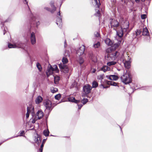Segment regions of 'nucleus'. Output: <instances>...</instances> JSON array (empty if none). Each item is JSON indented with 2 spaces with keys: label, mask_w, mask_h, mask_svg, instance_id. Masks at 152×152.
Listing matches in <instances>:
<instances>
[{
  "label": "nucleus",
  "mask_w": 152,
  "mask_h": 152,
  "mask_svg": "<svg viewBox=\"0 0 152 152\" xmlns=\"http://www.w3.org/2000/svg\"><path fill=\"white\" fill-rule=\"evenodd\" d=\"M124 64L125 68L127 69L128 70H126V74H123V77H121V79L122 81L125 84H129V85L130 86V88L133 90L132 92V93H133L136 89L134 86H132L134 84L132 82V75L130 72L128 70L131 66L130 63L129 61H126L124 62Z\"/></svg>",
  "instance_id": "nucleus-1"
},
{
  "label": "nucleus",
  "mask_w": 152,
  "mask_h": 152,
  "mask_svg": "<svg viewBox=\"0 0 152 152\" xmlns=\"http://www.w3.org/2000/svg\"><path fill=\"white\" fill-rule=\"evenodd\" d=\"M8 46L9 48H21L24 50L28 54L27 51L28 45L26 43H23L21 42H19L16 44H12L8 42Z\"/></svg>",
  "instance_id": "nucleus-2"
},
{
  "label": "nucleus",
  "mask_w": 152,
  "mask_h": 152,
  "mask_svg": "<svg viewBox=\"0 0 152 152\" xmlns=\"http://www.w3.org/2000/svg\"><path fill=\"white\" fill-rule=\"evenodd\" d=\"M126 26V27L123 28L121 27V29L116 31V34L118 37V42L121 43L122 40V37L124 36V34H125V33H127V29H128L129 27V21L125 23Z\"/></svg>",
  "instance_id": "nucleus-3"
},
{
  "label": "nucleus",
  "mask_w": 152,
  "mask_h": 152,
  "mask_svg": "<svg viewBox=\"0 0 152 152\" xmlns=\"http://www.w3.org/2000/svg\"><path fill=\"white\" fill-rule=\"evenodd\" d=\"M23 2L24 4H26L28 7L29 10L31 14L30 15V23L31 25L33 26H36L37 28H38L39 25L40 24V22L39 21H37L36 20V18L34 16L33 14L31 13L30 10V7L28 5V1L27 0H23Z\"/></svg>",
  "instance_id": "nucleus-4"
},
{
  "label": "nucleus",
  "mask_w": 152,
  "mask_h": 152,
  "mask_svg": "<svg viewBox=\"0 0 152 152\" xmlns=\"http://www.w3.org/2000/svg\"><path fill=\"white\" fill-rule=\"evenodd\" d=\"M43 104L46 107V109L49 111L48 114L46 115L45 116V121L47 127H48L47 122V119L48 118L49 115L51 111L54 107V106H53L52 103L51 101L49 99H46L45 101L43 102Z\"/></svg>",
  "instance_id": "nucleus-5"
},
{
  "label": "nucleus",
  "mask_w": 152,
  "mask_h": 152,
  "mask_svg": "<svg viewBox=\"0 0 152 152\" xmlns=\"http://www.w3.org/2000/svg\"><path fill=\"white\" fill-rule=\"evenodd\" d=\"M61 2L60 4L59 11L57 13V16L56 17V24L58 26L61 28L62 26V16L61 15L60 13V7L62 5L63 0H61Z\"/></svg>",
  "instance_id": "nucleus-6"
},
{
  "label": "nucleus",
  "mask_w": 152,
  "mask_h": 152,
  "mask_svg": "<svg viewBox=\"0 0 152 152\" xmlns=\"http://www.w3.org/2000/svg\"><path fill=\"white\" fill-rule=\"evenodd\" d=\"M58 66L61 72H62L64 73H66L68 72L69 69L67 66L63 64L62 63H61L58 64Z\"/></svg>",
  "instance_id": "nucleus-7"
},
{
  "label": "nucleus",
  "mask_w": 152,
  "mask_h": 152,
  "mask_svg": "<svg viewBox=\"0 0 152 152\" xmlns=\"http://www.w3.org/2000/svg\"><path fill=\"white\" fill-rule=\"evenodd\" d=\"M12 18L11 16H9L8 18L4 21V22L2 21V20L0 18V24H2V26H1V28L2 30L3 29V34L4 35L6 32V31L5 30L4 26V23L6 22H9L11 20Z\"/></svg>",
  "instance_id": "nucleus-8"
},
{
  "label": "nucleus",
  "mask_w": 152,
  "mask_h": 152,
  "mask_svg": "<svg viewBox=\"0 0 152 152\" xmlns=\"http://www.w3.org/2000/svg\"><path fill=\"white\" fill-rule=\"evenodd\" d=\"M92 87L90 85L88 84L84 85L83 87V92L89 94L91 91Z\"/></svg>",
  "instance_id": "nucleus-9"
},
{
  "label": "nucleus",
  "mask_w": 152,
  "mask_h": 152,
  "mask_svg": "<svg viewBox=\"0 0 152 152\" xmlns=\"http://www.w3.org/2000/svg\"><path fill=\"white\" fill-rule=\"evenodd\" d=\"M53 71H54L53 67L51 65L49 64L46 72L47 77H48L50 75H52Z\"/></svg>",
  "instance_id": "nucleus-10"
},
{
  "label": "nucleus",
  "mask_w": 152,
  "mask_h": 152,
  "mask_svg": "<svg viewBox=\"0 0 152 152\" xmlns=\"http://www.w3.org/2000/svg\"><path fill=\"white\" fill-rule=\"evenodd\" d=\"M112 21L110 22L111 27H117L119 26L120 24L117 20H113V19H110Z\"/></svg>",
  "instance_id": "nucleus-11"
},
{
  "label": "nucleus",
  "mask_w": 152,
  "mask_h": 152,
  "mask_svg": "<svg viewBox=\"0 0 152 152\" xmlns=\"http://www.w3.org/2000/svg\"><path fill=\"white\" fill-rule=\"evenodd\" d=\"M118 53V51H115L113 52L110 53V58L112 60H115L118 57L117 53Z\"/></svg>",
  "instance_id": "nucleus-12"
},
{
  "label": "nucleus",
  "mask_w": 152,
  "mask_h": 152,
  "mask_svg": "<svg viewBox=\"0 0 152 152\" xmlns=\"http://www.w3.org/2000/svg\"><path fill=\"white\" fill-rule=\"evenodd\" d=\"M85 49L84 46L83 47H80L77 50L76 54L79 56L83 55L84 53Z\"/></svg>",
  "instance_id": "nucleus-13"
},
{
  "label": "nucleus",
  "mask_w": 152,
  "mask_h": 152,
  "mask_svg": "<svg viewBox=\"0 0 152 152\" xmlns=\"http://www.w3.org/2000/svg\"><path fill=\"white\" fill-rule=\"evenodd\" d=\"M142 30L140 29H138L134 32L132 34L133 40L135 39L136 37L139 35L142 32Z\"/></svg>",
  "instance_id": "nucleus-14"
},
{
  "label": "nucleus",
  "mask_w": 152,
  "mask_h": 152,
  "mask_svg": "<svg viewBox=\"0 0 152 152\" xmlns=\"http://www.w3.org/2000/svg\"><path fill=\"white\" fill-rule=\"evenodd\" d=\"M30 40L31 44L34 45L36 43V39L35 37V36L34 32H32L31 34Z\"/></svg>",
  "instance_id": "nucleus-15"
},
{
  "label": "nucleus",
  "mask_w": 152,
  "mask_h": 152,
  "mask_svg": "<svg viewBox=\"0 0 152 152\" xmlns=\"http://www.w3.org/2000/svg\"><path fill=\"white\" fill-rule=\"evenodd\" d=\"M37 117L38 116V119H40L43 116L44 113L41 110H38L36 113Z\"/></svg>",
  "instance_id": "nucleus-16"
},
{
  "label": "nucleus",
  "mask_w": 152,
  "mask_h": 152,
  "mask_svg": "<svg viewBox=\"0 0 152 152\" xmlns=\"http://www.w3.org/2000/svg\"><path fill=\"white\" fill-rule=\"evenodd\" d=\"M111 46V47L110 48V50L111 52H112L115 50L119 47V45L117 43H115L113 45V44Z\"/></svg>",
  "instance_id": "nucleus-17"
},
{
  "label": "nucleus",
  "mask_w": 152,
  "mask_h": 152,
  "mask_svg": "<svg viewBox=\"0 0 152 152\" xmlns=\"http://www.w3.org/2000/svg\"><path fill=\"white\" fill-rule=\"evenodd\" d=\"M20 132V135H17L16 136H13L12 137H11L10 138H9L7 139L5 141L9 139H11L17 137L18 136H23V137H26L25 136V132L23 130L21 131Z\"/></svg>",
  "instance_id": "nucleus-18"
},
{
  "label": "nucleus",
  "mask_w": 152,
  "mask_h": 152,
  "mask_svg": "<svg viewBox=\"0 0 152 152\" xmlns=\"http://www.w3.org/2000/svg\"><path fill=\"white\" fill-rule=\"evenodd\" d=\"M37 136H35L34 137L35 138L34 141H35V143H37L38 145H39L41 143V141L40 140L39 141L38 137H40V135L38 134L37 133Z\"/></svg>",
  "instance_id": "nucleus-19"
},
{
  "label": "nucleus",
  "mask_w": 152,
  "mask_h": 152,
  "mask_svg": "<svg viewBox=\"0 0 152 152\" xmlns=\"http://www.w3.org/2000/svg\"><path fill=\"white\" fill-rule=\"evenodd\" d=\"M104 42L106 45L109 46H111L113 44V41L109 38H107L105 40Z\"/></svg>",
  "instance_id": "nucleus-20"
},
{
  "label": "nucleus",
  "mask_w": 152,
  "mask_h": 152,
  "mask_svg": "<svg viewBox=\"0 0 152 152\" xmlns=\"http://www.w3.org/2000/svg\"><path fill=\"white\" fill-rule=\"evenodd\" d=\"M68 101L75 103H77V102H79V100H77L75 99L74 97H69L68 98Z\"/></svg>",
  "instance_id": "nucleus-21"
},
{
  "label": "nucleus",
  "mask_w": 152,
  "mask_h": 152,
  "mask_svg": "<svg viewBox=\"0 0 152 152\" xmlns=\"http://www.w3.org/2000/svg\"><path fill=\"white\" fill-rule=\"evenodd\" d=\"M42 100L43 98L41 96H38L35 99L36 103L39 104L42 102Z\"/></svg>",
  "instance_id": "nucleus-22"
},
{
  "label": "nucleus",
  "mask_w": 152,
  "mask_h": 152,
  "mask_svg": "<svg viewBox=\"0 0 152 152\" xmlns=\"http://www.w3.org/2000/svg\"><path fill=\"white\" fill-rule=\"evenodd\" d=\"M149 34L147 28H143L142 31V35L143 36H147Z\"/></svg>",
  "instance_id": "nucleus-23"
},
{
  "label": "nucleus",
  "mask_w": 152,
  "mask_h": 152,
  "mask_svg": "<svg viewBox=\"0 0 152 152\" xmlns=\"http://www.w3.org/2000/svg\"><path fill=\"white\" fill-rule=\"evenodd\" d=\"M50 5L52 8L53 11H55L56 10V7L54 5V1H50Z\"/></svg>",
  "instance_id": "nucleus-24"
},
{
  "label": "nucleus",
  "mask_w": 152,
  "mask_h": 152,
  "mask_svg": "<svg viewBox=\"0 0 152 152\" xmlns=\"http://www.w3.org/2000/svg\"><path fill=\"white\" fill-rule=\"evenodd\" d=\"M60 79V77L59 76H54V83L56 84H58Z\"/></svg>",
  "instance_id": "nucleus-25"
},
{
  "label": "nucleus",
  "mask_w": 152,
  "mask_h": 152,
  "mask_svg": "<svg viewBox=\"0 0 152 152\" xmlns=\"http://www.w3.org/2000/svg\"><path fill=\"white\" fill-rule=\"evenodd\" d=\"M31 107H27V112L26 114V118H28L29 115L30 113L31 112Z\"/></svg>",
  "instance_id": "nucleus-26"
},
{
  "label": "nucleus",
  "mask_w": 152,
  "mask_h": 152,
  "mask_svg": "<svg viewBox=\"0 0 152 152\" xmlns=\"http://www.w3.org/2000/svg\"><path fill=\"white\" fill-rule=\"evenodd\" d=\"M77 61L80 64V66H81L84 63V61L82 57H79Z\"/></svg>",
  "instance_id": "nucleus-27"
},
{
  "label": "nucleus",
  "mask_w": 152,
  "mask_h": 152,
  "mask_svg": "<svg viewBox=\"0 0 152 152\" xmlns=\"http://www.w3.org/2000/svg\"><path fill=\"white\" fill-rule=\"evenodd\" d=\"M31 107V110H31V114L32 116V117L33 118H34V117H37V115L36 114H35V111H34V107H32V106Z\"/></svg>",
  "instance_id": "nucleus-28"
},
{
  "label": "nucleus",
  "mask_w": 152,
  "mask_h": 152,
  "mask_svg": "<svg viewBox=\"0 0 152 152\" xmlns=\"http://www.w3.org/2000/svg\"><path fill=\"white\" fill-rule=\"evenodd\" d=\"M50 132L47 128V129L44 130L43 131V134L45 137H48L49 135Z\"/></svg>",
  "instance_id": "nucleus-29"
},
{
  "label": "nucleus",
  "mask_w": 152,
  "mask_h": 152,
  "mask_svg": "<svg viewBox=\"0 0 152 152\" xmlns=\"http://www.w3.org/2000/svg\"><path fill=\"white\" fill-rule=\"evenodd\" d=\"M98 86V83L95 80H94L92 83V88H97Z\"/></svg>",
  "instance_id": "nucleus-30"
},
{
  "label": "nucleus",
  "mask_w": 152,
  "mask_h": 152,
  "mask_svg": "<svg viewBox=\"0 0 152 152\" xmlns=\"http://www.w3.org/2000/svg\"><path fill=\"white\" fill-rule=\"evenodd\" d=\"M81 103L82 102H81V101L80 100L79 102H77V103H76L77 104V105L78 107V110H80L83 106V104H82Z\"/></svg>",
  "instance_id": "nucleus-31"
},
{
  "label": "nucleus",
  "mask_w": 152,
  "mask_h": 152,
  "mask_svg": "<svg viewBox=\"0 0 152 152\" xmlns=\"http://www.w3.org/2000/svg\"><path fill=\"white\" fill-rule=\"evenodd\" d=\"M37 67L39 71L41 72L42 70V68L40 64L37 62L36 64Z\"/></svg>",
  "instance_id": "nucleus-32"
},
{
  "label": "nucleus",
  "mask_w": 152,
  "mask_h": 152,
  "mask_svg": "<svg viewBox=\"0 0 152 152\" xmlns=\"http://www.w3.org/2000/svg\"><path fill=\"white\" fill-rule=\"evenodd\" d=\"M62 62L63 64L65 65L68 62V60L67 58L65 57H63L62 59Z\"/></svg>",
  "instance_id": "nucleus-33"
},
{
  "label": "nucleus",
  "mask_w": 152,
  "mask_h": 152,
  "mask_svg": "<svg viewBox=\"0 0 152 152\" xmlns=\"http://www.w3.org/2000/svg\"><path fill=\"white\" fill-rule=\"evenodd\" d=\"M116 62L114 61H112L107 62V64L108 66H111L115 65L116 64Z\"/></svg>",
  "instance_id": "nucleus-34"
},
{
  "label": "nucleus",
  "mask_w": 152,
  "mask_h": 152,
  "mask_svg": "<svg viewBox=\"0 0 152 152\" xmlns=\"http://www.w3.org/2000/svg\"><path fill=\"white\" fill-rule=\"evenodd\" d=\"M47 139V138H46L45 139H44L42 141V144L41 145L40 147V148L41 150H42V149H43V148L44 147V144L46 142V140Z\"/></svg>",
  "instance_id": "nucleus-35"
},
{
  "label": "nucleus",
  "mask_w": 152,
  "mask_h": 152,
  "mask_svg": "<svg viewBox=\"0 0 152 152\" xmlns=\"http://www.w3.org/2000/svg\"><path fill=\"white\" fill-rule=\"evenodd\" d=\"M111 76H112V77H113L112 80L116 81L118 79V77L115 75H111Z\"/></svg>",
  "instance_id": "nucleus-36"
},
{
  "label": "nucleus",
  "mask_w": 152,
  "mask_h": 152,
  "mask_svg": "<svg viewBox=\"0 0 152 152\" xmlns=\"http://www.w3.org/2000/svg\"><path fill=\"white\" fill-rule=\"evenodd\" d=\"M61 95L60 94H56L55 96V99L58 100L61 98Z\"/></svg>",
  "instance_id": "nucleus-37"
},
{
  "label": "nucleus",
  "mask_w": 152,
  "mask_h": 152,
  "mask_svg": "<svg viewBox=\"0 0 152 152\" xmlns=\"http://www.w3.org/2000/svg\"><path fill=\"white\" fill-rule=\"evenodd\" d=\"M100 45V43L99 42H98L94 44L93 46L95 48H98Z\"/></svg>",
  "instance_id": "nucleus-38"
},
{
  "label": "nucleus",
  "mask_w": 152,
  "mask_h": 152,
  "mask_svg": "<svg viewBox=\"0 0 152 152\" xmlns=\"http://www.w3.org/2000/svg\"><path fill=\"white\" fill-rule=\"evenodd\" d=\"M95 2L96 5L98 7H99V6L101 5L99 0H94Z\"/></svg>",
  "instance_id": "nucleus-39"
},
{
  "label": "nucleus",
  "mask_w": 152,
  "mask_h": 152,
  "mask_svg": "<svg viewBox=\"0 0 152 152\" xmlns=\"http://www.w3.org/2000/svg\"><path fill=\"white\" fill-rule=\"evenodd\" d=\"M88 102V100L87 98H84L82 100V102L83 105H84L86 104L87 102Z\"/></svg>",
  "instance_id": "nucleus-40"
},
{
  "label": "nucleus",
  "mask_w": 152,
  "mask_h": 152,
  "mask_svg": "<svg viewBox=\"0 0 152 152\" xmlns=\"http://www.w3.org/2000/svg\"><path fill=\"white\" fill-rule=\"evenodd\" d=\"M82 97H86L87 98H90L91 96L89 95L88 94L84 92L82 94Z\"/></svg>",
  "instance_id": "nucleus-41"
},
{
  "label": "nucleus",
  "mask_w": 152,
  "mask_h": 152,
  "mask_svg": "<svg viewBox=\"0 0 152 152\" xmlns=\"http://www.w3.org/2000/svg\"><path fill=\"white\" fill-rule=\"evenodd\" d=\"M44 9L46 10H47L48 11L52 13H53L54 12V11L53 12L52 11H53V9L51 10L50 8L48 7H45L44 8Z\"/></svg>",
  "instance_id": "nucleus-42"
},
{
  "label": "nucleus",
  "mask_w": 152,
  "mask_h": 152,
  "mask_svg": "<svg viewBox=\"0 0 152 152\" xmlns=\"http://www.w3.org/2000/svg\"><path fill=\"white\" fill-rule=\"evenodd\" d=\"M53 68L54 69V71H56L57 73L59 72V70L58 67V66L56 65H55L53 66Z\"/></svg>",
  "instance_id": "nucleus-43"
},
{
  "label": "nucleus",
  "mask_w": 152,
  "mask_h": 152,
  "mask_svg": "<svg viewBox=\"0 0 152 152\" xmlns=\"http://www.w3.org/2000/svg\"><path fill=\"white\" fill-rule=\"evenodd\" d=\"M110 85L111 86H118V83H117L113 81H111V83Z\"/></svg>",
  "instance_id": "nucleus-44"
},
{
  "label": "nucleus",
  "mask_w": 152,
  "mask_h": 152,
  "mask_svg": "<svg viewBox=\"0 0 152 152\" xmlns=\"http://www.w3.org/2000/svg\"><path fill=\"white\" fill-rule=\"evenodd\" d=\"M58 91V89L56 88H53V89H51V92L53 93H54Z\"/></svg>",
  "instance_id": "nucleus-45"
},
{
  "label": "nucleus",
  "mask_w": 152,
  "mask_h": 152,
  "mask_svg": "<svg viewBox=\"0 0 152 152\" xmlns=\"http://www.w3.org/2000/svg\"><path fill=\"white\" fill-rule=\"evenodd\" d=\"M132 29V28H131L130 29H129V28L128 29H127V33H126V34L124 35V37H126L127 35L129 34V33L130 32V31Z\"/></svg>",
  "instance_id": "nucleus-46"
},
{
  "label": "nucleus",
  "mask_w": 152,
  "mask_h": 152,
  "mask_svg": "<svg viewBox=\"0 0 152 152\" xmlns=\"http://www.w3.org/2000/svg\"><path fill=\"white\" fill-rule=\"evenodd\" d=\"M104 67H105L106 68V70H105L104 71V72H105L106 71H110V68L108 66L106 65H104Z\"/></svg>",
  "instance_id": "nucleus-47"
},
{
  "label": "nucleus",
  "mask_w": 152,
  "mask_h": 152,
  "mask_svg": "<svg viewBox=\"0 0 152 152\" xmlns=\"http://www.w3.org/2000/svg\"><path fill=\"white\" fill-rule=\"evenodd\" d=\"M146 15L145 14L141 15V18L142 19H145L146 18Z\"/></svg>",
  "instance_id": "nucleus-48"
},
{
  "label": "nucleus",
  "mask_w": 152,
  "mask_h": 152,
  "mask_svg": "<svg viewBox=\"0 0 152 152\" xmlns=\"http://www.w3.org/2000/svg\"><path fill=\"white\" fill-rule=\"evenodd\" d=\"M104 76V74L100 75L99 76V77H98V79L99 80H102V79H103Z\"/></svg>",
  "instance_id": "nucleus-49"
},
{
  "label": "nucleus",
  "mask_w": 152,
  "mask_h": 152,
  "mask_svg": "<svg viewBox=\"0 0 152 152\" xmlns=\"http://www.w3.org/2000/svg\"><path fill=\"white\" fill-rule=\"evenodd\" d=\"M148 87V86H145L144 87H141L140 88H137V89H139L140 90H147V89Z\"/></svg>",
  "instance_id": "nucleus-50"
},
{
  "label": "nucleus",
  "mask_w": 152,
  "mask_h": 152,
  "mask_svg": "<svg viewBox=\"0 0 152 152\" xmlns=\"http://www.w3.org/2000/svg\"><path fill=\"white\" fill-rule=\"evenodd\" d=\"M104 81L105 83L107 85H110L111 83V81H109L106 80H105Z\"/></svg>",
  "instance_id": "nucleus-51"
},
{
  "label": "nucleus",
  "mask_w": 152,
  "mask_h": 152,
  "mask_svg": "<svg viewBox=\"0 0 152 152\" xmlns=\"http://www.w3.org/2000/svg\"><path fill=\"white\" fill-rule=\"evenodd\" d=\"M34 117V118L33 119V120L32 121V123L33 124L35 123L36 121H37V119H38V118H37V117Z\"/></svg>",
  "instance_id": "nucleus-52"
},
{
  "label": "nucleus",
  "mask_w": 152,
  "mask_h": 152,
  "mask_svg": "<svg viewBox=\"0 0 152 152\" xmlns=\"http://www.w3.org/2000/svg\"><path fill=\"white\" fill-rule=\"evenodd\" d=\"M111 75H106V77L108 78L109 80H112V77H112V76H111Z\"/></svg>",
  "instance_id": "nucleus-53"
},
{
  "label": "nucleus",
  "mask_w": 152,
  "mask_h": 152,
  "mask_svg": "<svg viewBox=\"0 0 152 152\" xmlns=\"http://www.w3.org/2000/svg\"><path fill=\"white\" fill-rule=\"evenodd\" d=\"M95 36L96 37H100V34L99 32H97L96 34H95Z\"/></svg>",
  "instance_id": "nucleus-54"
},
{
  "label": "nucleus",
  "mask_w": 152,
  "mask_h": 152,
  "mask_svg": "<svg viewBox=\"0 0 152 152\" xmlns=\"http://www.w3.org/2000/svg\"><path fill=\"white\" fill-rule=\"evenodd\" d=\"M106 70V68L105 67H104V66L101 68V71H102L104 72V71Z\"/></svg>",
  "instance_id": "nucleus-55"
},
{
  "label": "nucleus",
  "mask_w": 152,
  "mask_h": 152,
  "mask_svg": "<svg viewBox=\"0 0 152 152\" xmlns=\"http://www.w3.org/2000/svg\"><path fill=\"white\" fill-rule=\"evenodd\" d=\"M107 57V58H110V53H108L106 56H105V57Z\"/></svg>",
  "instance_id": "nucleus-56"
},
{
  "label": "nucleus",
  "mask_w": 152,
  "mask_h": 152,
  "mask_svg": "<svg viewBox=\"0 0 152 152\" xmlns=\"http://www.w3.org/2000/svg\"><path fill=\"white\" fill-rule=\"evenodd\" d=\"M64 47H66L67 45L66 42V40H65L64 42Z\"/></svg>",
  "instance_id": "nucleus-57"
},
{
  "label": "nucleus",
  "mask_w": 152,
  "mask_h": 152,
  "mask_svg": "<svg viewBox=\"0 0 152 152\" xmlns=\"http://www.w3.org/2000/svg\"><path fill=\"white\" fill-rule=\"evenodd\" d=\"M96 70L95 69H93V70L92 71V73H95L96 72Z\"/></svg>",
  "instance_id": "nucleus-58"
},
{
  "label": "nucleus",
  "mask_w": 152,
  "mask_h": 152,
  "mask_svg": "<svg viewBox=\"0 0 152 152\" xmlns=\"http://www.w3.org/2000/svg\"><path fill=\"white\" fill-rule=\"evenodd\" d=\"M109 86H103V88H109Z\"/></svg>",
  "instance_id": "nucleus-59"
},
{
  "label": "nucleus",
  "mask_w": 152,
  "mask_h": 152,
  "mask_svg": "<svg viewBox=\"0 0 152 152\" xmlns=\"http://www.w3.org/2000/svg\"><path fill=\"white\" fill-rule=\"evenodd\" d=\"M38 137V139H39V141L40 140L41 142V141H42V139H41V136L40 135V137Z\"/></svg>",
  "instance_id": "nucleus-60"
},
{
  "label": "nucleus",
  "mask_w": 152,
  "mask_h": 152,
  "mask_svg": "<svg viewBox=\"0 0 152 152\" xmlns=\"http://www.w3.org/2000/svg\"><path fill=\"white\" fill-rule=\"evenodd\" d=\"M103 86H104V85L102 84H101L99 85V86L100 87H102L103 88Z\"/></svg>",
  "instance_id": "nucleus-61"
},
{
  "label": "nucleus",
  "mask_w": 152,
  "mask_h": 152,
  "mask_svg": "<svg viewBox=\"0 0 152 152\" xmlns=\"http://www.w3.org/2000/svg\"><path fill=\"white\" fill-rule=\"evenodd\" d=\"M96 13L99 15H100V11L99 10H98V11Z\"/></svg>",
  "instance_id": "nucleus-62"
},
{
  "label": "nucleus",
  "mask_w": 152,
  "mask_h": 152,
  "mask_svg": "<svg viewBox=\"0 0 152 152\" xmlns=\"http://www.w3.org/2000/svg\"><path fill=\"white\" fill-rule=\"evenodd\" d=\"M39 152H42L43 149H42V150H41L40 148H39Z\"/></svg>",
  "instance_id": "nucleus-63"
},
{
  "label": "nucleus",
  "mask_w": 152,
  "mask_h": 152,
  "mask_svg": "<svg viewBox=\"0 0 152 152\" xmlns=\"http://www.w3.org/2000/svg\"><path fill=\"white\" fill-rule=\"evenodd\" d=\"M34 128H33L32 129H29V130H34Z\"/></svg>",
  "instance_id": "nucleus-64"
}]
</instances>
